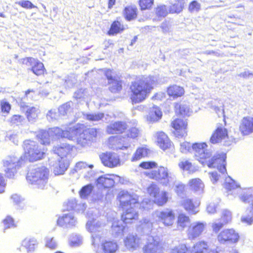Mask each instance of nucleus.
Returning a JSON list of instances; mask_svg holds the SVG:
<instances>
[{"instance_id": "1", "label": "nucleus", "mask_w": 253, "mask_h": 253, "mask_svg": "<svg viewBox=\"0 0 253 253\" xmlns=\"http://www.w3.org/2000/svg\"><path fill=\"white\" fill-rule=\"evenodd\" d=\"M48 130L52 138L61 137L71 140H76L77 144L82 147L88 146L91 142L95 140L97 134L96 128H86L84 125L81 124L69 127L65 130L54 127Z\"/></svg>"}, {"instance_id": "2", "label": "nucleus", "mask_w": 253, "mask_h": 253, "mask_svg": "<svg viewBox=\"0 0 253 253\" xmlns=\"http://www.w3.org/2000/svg\"><path fill=\"white\" fill-rule=\"evenodd\" d=\"M157 78L152 76H142L132 82L130 86V99L133 104L143 101L153 89Z\"/></svg>"}, {"instance_id": "3", "label": "nucleus", "mask_w": 253, "mask_h": 253, "mask_svg": "<svg viewBox=\"0 0 253 253\" xmlns=\"http://www.w3.org/2000/svg\"><path fill=\"white\" fill-rule=\"evenodd\" d=\"M49 174L48 169L44 166L36 167L28 171L26 179L29 183L43 189L47 183Z\"/></svg>"}, {"instance_id": "4", "label": "nucleus", "mask_w": 253, "mask_h": 253, "mask_svg": "<svg viewBox=\"0 0 253 253\" xmlns=\"http://www.w3.org/2000/svg\"><path fill=\"white\" fill-rule=\"evenodd\" d=\"M145 174L166 186L171 187L176 181L175 175L169 172L167 167L163 166L159 167L158 170L146 171Z\"/></svg>"}, {"instance_id": "5", "label": "nucleus", "mask_w": 253, "mask_h": 253, "mask_svg": "<svg viewBox=\"0 0 253 253\" xmlns=\"http://www.w3.org/2000/svg\"><path fill=\"white\" fill-rule=\"evenodd\" d=\"M23 148L25 157L30 162H34L41 159L44 153L38 149L36 142L27 140L24 142Z\"/></svg>"}, {"instance_id": "6", "label": "nucleus", "mask_w": 253, "mask_h": 253, "mask_svg": "<svg viewBox=\"0 0 253 253\" xmlns=\"http://www.w3.org/2000/svg\"><path fill=\"white\" fill-rule=\"evenodd\" d=\"M208 145L205 143H195L192 144V152L195 159L204 165L207 159L211 157L212 152L207 149Z\"/></svg>"}, {"instance_id": "7", "label": "nucleus", "mask_w": 253, "mask_h": 253, "mask_svg": "<svg viewBox=\"0 0 253 253\" xmlns=\"http://www.w3.org/2000/svg\"><path fill=\"white\" fill-rule=\"evenodd\" d=\"M22 161L16 157H8L3 161L4 171L7 177L13 178L17 169L21 167Z\"/></svg>"}, {"instance_id": "8", "label": "nucleus", "mask_w": 253, "mask_h": 253, "mask_svg": "<svg viewBox=\"0 0 253 253\" xmlns=\"http://www.w3.org/2000/svg\"><path fill=\"white\" fill-rule=\"evenodd\" d=\"M118 198L120 203V206L123 209L130 206L138 207L139 205L138 196L127 191H122L118 194Z\"/></svg>"}, {"instance_id": "9", "label": "nucleus", "mask_w": 253, "mask_h": 253, "mask_svg": "<svg viewBox=\"0 0 253 253\" xmlns=\"http://www.w3.org/2000/svg\"><path fill=\"white\" fill-rule=\"evenodd\" d=\"M226 154L221 153L214 155L211 158L207 159L204 166L207 165L209 168H216L222 173L226 172Z\"/></svg>"}, {"instance_id": "10", "label": "nucleus", "mask_w": 253, "mask_h": 253, "mask_svg": "<svg viewBox=\"0 0 253 253\" xmlns=\"http://www.w3.org/2000/svg\"><path fill=\"white\" fill-rule=\"evenodd\" d=\"M238 233L233 229H225L222 231L217 236V240L220 244H234L239 240Z\"/></svg>"}, {"instance_id": "11", "label": "nucleus", "mask_w": 253, "mask_h": 253, "mask_svg": "<svg viewBox=\"0 0 253 253\" xmlns=\"http://www.w3.org/2000/svg\"><path fill=\"white\" fill-rule=\"evenodd\" d=\"M100 158L103 165L109 168H114L120 165L121 161L117 154L106 153L100 155Z\"/></svg>"}, {"instance_id": "12", "label": "nucleus", "mask_w": 253, "mask_h": 253, "mask_svg": "<svg viewBox=\"0 0 253 253\" xmlns=\"http://www.w3.org/2000/svg\"><path fill=\"white\" fill-rule=\"evenodd\" d=\"M73 146L67 143H62L53 147L52 151L54 154H57L59 159H70L71 158V152Z\"/></svg>"}, {"instance_id": "13", "label": "nucleus", "mask_w": 253, "mask_h": 253, "mask_svg": "<svg viewBox=\"0 0 253 253\" xmlns=\"http://www.w3.org/2000/svg\"><path fill=\"white\" fill-rule=\"evenodd\" d=\"M206 226L205 222L196 221L191 223L188 229L189 238L194 239L199 237L204 231Z\"/></svg>"}, {"instance_id": "14", "label": "nucleus", "mask_w": 253, "mask_h": 253, "mask_svg": "<svg viewBox=\"0 0 253 253\" xmlns=\"http://www.w3.org/2000/svg\"><path fill=\"white\" fill-rule=\"evenodd\" d=\"M22 62L28 66H31V70L35 75L40 76L43 74L44 70L43 64L37 59L32 57H27L23 59Z\"/></svg>"}, {"instance_id": "15", "label": "nucleus", "mask_w": 253, "mask_h": 253, "mask_svg": "<svg viewBox=\"0 0 253 253\" xmlns=\"http://www.w3.org/2000/svg\"><path fill=\"white\" fill-rule=\"evenodd\" d=\"M156 216L159 220L165 226H169L172 225L174 220V215L172 211L166 210L163 211H157L155 212Z\"/></svg>"}, {"instance_id": "16", "label": "nucleus", "mask_w": 253, "mask_h": 253, "mask_svg": "<svg viewBox=\"0 0 253 253\" xmlns=\"http://www.w3.org/2000/svg\"><path fill=\"white\" fill-rule=\"evenodd\" d=\"M241 200L244 203H250L252 202V207L250 210V214L248 216H243L241 217V221L251 225L253 222V195L248 193H244L240 197Z\"/></svg>"}, {"instance_id": "17", "label": "nucleus", "mask_w": 253, "mask_h": 253, "mask_svg": "<svg viewBox=\"0 0 253 253\" xmlns=\"http://www.w3.org/2000/svg\"><path fill=\"white\" fill-rule=\"evenodd\" d=\"M57 224L61 227L73 228L77 224V219L72 213L64 214L57 220Z\"/></svg>"}, {"instance_id": "18", "label": "nucleus", "mask_w": 253, "mask_h": 253, "mask_svg": "<svg viewBox=\"0 0 253 253\" xmlns=\"http://www.w3.org/2000/svg\"><path fill=\"white\" fill-rule=\"evenodd\" d=\"M239 130L243 135H248L253 132V118L244 117L241 121Z\"/></svg>"}, {"instance_id": "19", "label": "nucleus", "mask_w": 253, "mask_h": 253, "mask_svg": "<svg viewBox=\"0 0 253 253\" xmlns=\"http://www.w3.org/2000/svg\"><path fill=\"white\" fill-rule=\"evenodd\" d=\"M137 209L136 207H134V206H130V207H127L124 209L125 211L122 215V220L123 222L128 223L131 222L132 220L137 219L138 216Z\"/></svg>"}, {"instance_id": "20", "label": "nucleus", "mask_w": 253, "mask_h": 253, "mask_svg": "<svg viewBox=\"0 0 253 253\" xmlns=\"http://www.w3.org/2000/svg\"><path fill=\"white\" fill-rule=\"evenodd\" d=\"M69 166L68 159H59L52 166L53 172L56 175L63 174Z\"/></svg>"}, {"instance_id": "21", "label": "nucleus", "mask_w": 253, "mask_h": 253, "mask_svg": "<svg viewBox=\"0 0 253 253\" xmlns=\"http://www.w3.org/2000/svg\"><path fill=\"white\" fill-rule=\"evenodd\" d=\"M124 243L129 250H135L140 244V239L136 234H129L125 239Z\"/></svg>"}, {"instance_id": "22", "label": "nucleus", "mask_w": 253, "mask_h": 253, "mask_svg": "<svg viewBox=\"0 0 253 253\" xmlns=\"http://www.w3.org/2000/svg\"><path fill=\"white\" fill-rule=\"evenodd\" d=\"M114 176V175L105 174L99 177L96 180L97 185L105 188L112 187L115 183Z\"/></svg>"}, {"instance_id": "23", "label": "nucleus", "mask_w": 253, "mask_h": 253, "mask_svg": "<svg viewBox=\"0 0 253 253\" xmlns=\"http://www.w3.org/2000/svg\"><path fill=\"white\" fill-rule=\"evenodd\" d=\"M171 126L177 132L178 135L181 137L186 134L187 123L183 119H176L171 123Z\"/></svg>"}, {"instance_id": "24", "label": "nucleus", "mask_w": 253, "mask_h": 253, "mask_svg": "<svg viewBox=\"0 0 253 253\" xmlns=\"http://www.w3.org/2000/svg\"><path fill=\"white\" fill-rule=\"evenodd\" d=\"M123 221L114 220L111 226V233L115 237L121 236L124 231L128 229V227L123 225Z\"/></svg>"}, {"instance_id": "25", "label": "nucleus", "mask_w": 253, "mask_h": 253, "mask_svg": "<svg viewBox=\"0 0 253 253\" xmlns=\"http://www.w3.org/2000/svg\"><path fill=\"white\" fill-rule=\"evenodd\" d=\"M148 242L143 248L144 253H158L159 250V242L152 236H149Z\"/></svg>"}, {"instance_id": "26", "label": "nucleus", "mask_w": 253, "mask_h": 253, "mask_svg": "<svg viewBox=\"0 0 253 253\" xmlns=\"http://www.w3.org/2000/svg\"><path fill=\"white\" fill-rule=\"evenodd\" d=\"M126 128V125L123 122H117L110 124L107 126V131L108 133H120Z\"/></svg>"}, {"instance_id": "27", "label": "nucleus", "mask_w": 253, "mask_h": 253, "mask_svg": "<svg viewBox=\"0 0 253 253\" xmlns=\"http://www.w3.org/2000/svg\"><path fill=\"white\" fill-rule=\"evenodd\" d=\"M227 136V129L221 126H219L217 127L215 132L211 136L210 141L213 144L218 143Z\"/></svg>"}, {"instance_id": "28", "label": "nucleus", "mask_w": 253, "mask_h": 253, "mask_svg": "<svg viewBox=\"0 0 253 253\" xmlns=\"http://www.w3.org/2000/svg\"><path fill=\"white\" fill-rule=\"evenodd\" d=\"M101 249L104 253H115L118 249V246L114 241L104 240L101 243Z\"/></svg>"}, {"instance_id": "29", "label": "nucleus", "mask_w": 253, "mask_h": 253, "mask_svg": "<svg viewBox=\"0 0 253 253\" xmlns=\"http://www.w3.org/2000/svg\"><path fill=\"white\" fill-rule=\"evenodd\" d=\"M104 225V223L92 218L91 219L88 220L86 224V227L88 231L93 233L99 231Z\"/></svg>"}, {"instance_id": "30", "label": "nucleus", "mask_w": 253, "mask_h": 253, "mask_svg": "<svg viewBox=\"0 0 253 253\" xmlns=\"http://www.w3.org/2000/svg\"><path fill=\"white\" fill-rule=\"evenodd\" d=\"M64 206L67 207L66 210L67 211L75 210L79 212H82L86 209V205L85 204H78L76 200L75 199L68 200Z\"/></svg>"}, {"instance_id": "31", "label": "nucleus", "mask_w": 253, "mask_h": 253, "mask_svg": "<svg viewBox=\"0 0 253 253\" xmlns=\"http://www.w3.org/2000/svg\"><path fill=\"white\" fill-rule=\"evenodd\" d=\"M181 204L190 214H195L199 211L198 207L194 204L192 200L190 199H183L181 201Z\"/></svg>"}, {"instance_id": "32", "label": "nucleus", "mask_w": 253, "mask_h": 253, "mask_svg": "<svg viewBox=\"0 0 253 253\" xmlns=\"http://www.w3.org/2000/svg\"><path fill=\"white\" fill-rule=\"evenodd\" d=\"M25 109H26V115L28 121L31 122H35L40 113L39 108L26 106Z\"/></svg>"}, {"instance_id": "33", "label": "nucleus", "mask_w": 253, "mask_h": 253, "mask_svg": "<svg viewBox=\"0 0 253 253\" xmlns=\"http://www.w3.org/2000/svg\"><path fill=\"white\" fill-rule=\"evenodd\" d=\"M157 142L160 147L163 150L167 149L170 146L169 139L163 132H160L158 133Z\"/></svg>"}, {"instance_id": "34", "label": "nucleus", "mask_w": 253, "mask_h": 253, "mask_svg": "<svg viewBox=\"0 0 253 253\" xmlns=\"http://www.w3.org/2000/svg\"><path fill=\"white\" fill-rule=\"evenodd\" d=\"M80 115L84 116L86 120L92 122L93 124L102 120L105 117L104 114L100 112H96L90 114H84L83 113H79L78 117Z\"/></svg>"}, {"instance_id": "35", "label": "nucleus", "mask_w": 253, "mask_h": 253, "mask_svg": "<svg viewBox=\"0 0 253 253\" xmlns=\"http://www.w3.org/2000/svg\"><path fill=\"white\" fill-rule=\"evenodd\" d=\"M188 184L190 189L196 192H201L203 191L204 184L199 178H194L189 180Z\"/></svg>"}, {"instance_id": "36", "label": "nucleus", "mask_w": 253, "mask_h": 253, "mask_svg": "<svg viewBox=\"0 0 253 253\" xmlns=\"http://www.w3.org/2000/svg\"><path fill=\"white\" fill-rule=\"evenodd\" d=\"M167 92L169 96L175 98L181 96L184 94V90L183 87L173 85L168 88Z\"/></svg>"}, {"instance_id": "37", "label": "nucleus", "mask_w": 253, "mask_h": 253, "mask_svg": "<svg viewBox=\"0 0 253 253\" xmlns=\"http://www.w3.org/2000/svg\"><path fill=\"white\" fill-rule=\"evenodd\" d=\"M207 243L204 241L197 242L193 247L191 253H209Z\"/></svg>"}, {"instance_id": "38", "label": "nucleus", "mask_w": 253, "mask_h": 253, "mask_svg": "<svg viewBox=\"0 0 253 253\" xmlns=\"http://www.w3.org/2000/svg\"><path fill=\"white\" fill-rule=\"evenodd\" d=\"M184 0H176L174 2L171 3V5L169 7V12L170 13H179L183 9L184 6Z\"/></svg>"}, {"instance_id": "39", "label": "nucleus", "mask_w": 253, "mask_h": 253, "mask_svg": "<svg viewBox=\"0 0 253 253\" xmlns=\"http://www.w3.org/2000/svg\"><path fill=\"white\" fill-rule=\"evenodd\" d=\"M149 150L145 147H142L137 148L135 153L131 158V161L134 162L147 156Z\"/></svg>"}, {"instance_id": "40", "label": "nucleus", "mask_w": 253, "mask_h": 253, "mask_svg": "<svg viewBox=\"0 0 253 253\" xmlns=\"http://www.w3.org/2000/svg\"><path fill=\"white\" fill-rule=\"evenodd\" d=\"M168 199V193L162 191L154 197V202L159 206H163L167 202Z\"/></svg>"}, {"instance_id": "41", "label": "nucleus", "mask_w": 253, "mask_h": 253, "mask_svg": "<svg viewBox=\"0 0 253 253\" xmlns=\"http://www.w3.org/2000/svg\"><path fill=\"white\" fill-rule=\"evenodd\" d=\"M22 245L28 252L33 251L37 245V241L34 238H26L22 241Z\"/></svg>"}, {"instance_id": "42", "label": "nucleus", "mask_w": 253, "mask_h": 253, "mask_svg": "<svg viewBox=\"0 0 253 253\" xmlns=\"http://www.w3.org/2000/svg\"><path fill=\"white\" fill-rule=\"evenodd\" d=\"M155 13L159 18L161 19L165 17L169 13V8L164 4H160L155 8Z\"/></svg>"}, {"instance_id": "43", "label": "nucleus", "mask_w": 253, "mask_h": 253, "mask_svg": "<svg viewBox=\"0 0 253 253\" xmlns=\"http://www.w3.org/2000/svg\"><path fill=\"white\" fill-rule=\"evenodd\" d=\"M162 113L158 108H153L149 112L147 119L150 122H155L160 119Z\"/></svg>"}, {"instance_id": "44", "label": "nucleus", "mask_w": 253, "mask_h": 253, "mask_svg": "<svg viewBox=\"0 0 253 253\" xmlns=\"http://www.w3.org/2000/svg\"><path fill=\"white\" fill-rule=\"evenodd\" d=\"M73 106L74 103L72 101L68 102L59 107V113L63 116L67 115L73 111Z\"/></svg>"}, {"instance_id": "45", "label": "nucleus", "mask_w": 253, "mask_h": 253, "mask_svg": "<svg viewBox=\"0 0 253 253\" xmlns=\"http://www.w3.org/2000/svg\"><path fill=\"white\" fill-rule=\"evenodd\" d=\"M124 29V26L118 21H115L112 24L108 34L109 35H114L123 31Z\"/></svg>"}, {"instance_id": "46", "label": "nucleus", "mask_w": 253, "mask_h": 253, "mask_svg": "<svg viewBox=\"0 0 253 253\" xmlns=\"http://www.w3.org/2000/svg\"><path fill=\"white\" fill-rule=\"evenodd\" d=\"M38 137L40 139V142L41 144L43 145L49 144L50 143V134L49 133V130H41L39 134L37 135Z\"/></svg>"}, {"instance_id": "47", "label": "nucleus", "mask_w": 253, "mask_h": 253, "mask_svg": "<svg viewBox=\"0 0 253 253\" xmlns=\"http://www.w3.org/2000/svg\"><path fill=\"white\" fill-rule=\"evenodd\" d=\"M137 8L133 6H128L125 8L124 14L127 20H131L136 17Z\"/></svg>"}, {"instance_id": "48", "label": "nucleus", "mask_w": 253, "mask_h": 253, "mask_svg": "<svg viewBox=\"0 0 253 253\" xmlns=\"http://www.w3.org/2000/svg\"><path fill=\"white\" fill-rule=\"evenodd\" d=\"M140 227L144 233L149 234L153 228V223L148 219L144 218L140 221Z\"/></svg>"}, {"instance_id": "49", "label": "nucleus", "mask_w": 253, "mask_h": 253, "mask_svg": "<svg viewBox=\"0 0 253 253\" xmlns=\"http://www.w3.org/2000/svg\"><path fill=\"white\" fill-rule=\"evenodd\" d=\"M179 167L183 170L187 171L189 173H192L196 170L195 167L188 161H181L179 163Z\"/></svg>"}, {"instance_id": "50", "label": "nucleus", "mask_w": 253, "mask_h": 253, "mask_svg": "<svg viewBox=\"0 0 253 253\" xmlns=\"http://www.w3.org/2000/svg\"><path fill=\"white\" fill-rule=\"evenodd\" d=\"M83 244V238L80 235L73 234L70 238V245L73 247H77Z\"/></svg>"}, {"instance_id": "51", "label": "nucleus", "mask_w": 253, "mask_h": 253, "mask_svg": "<svg viewBox=\"0 0 253 253\" xmlns=\"http://www.w3.org/2000/svg\"><path fill=\"white\" fill-rule=\"evenodd\" d=\"M93 186L91 184H87L83 186L80 191V195L82 198H86L92 192Z\"/></svg>"}, {"instance_id": "52", "label": "nucleus", "mask_w": 253, "mask_h": 253, "mask_svg": "<svg viewBox=\"0 0 253 253\" xmlns=\"http://www.w3.org/2000/svg\"><path fill=\"white\" fill-rule=\"evenodd\" d=\"M176 111L178 110L179 113L182 115H189L190 109L188 105L185 104H176L175 106Z\"/></svg>"}, {"instance_id": "53", "label": "nucleus", "mask_w": 253, "mask_h": 253, "mask_svg": "<svg viewBox=\"0 0 253 253\" xmlns=\"http://www.w3.org/2000/svg\"><path fill=\"white\" fill-rule=\"evenodd\" d=\"M190 222L189 216L183 213L180 214L178 216L177 225L181 228L185 227Z\"/></svg>"}, {"instance_id": "54", "label": "nucleus", "mask_w": 253, "mask_h": 253, "mask_svg": "<svg viewBox=\"0 0 253 253\" xmlns=\"http://www.w3.org/2000/svg\"><path fill=\"white\" fill-rule=\"evenodd\" d=\"M108 84H111L109 88L112 92H117L122 89V84L119 81L115 79L110 82Z\"/></svg>"}, {"instance_id": "55", "label": "nucleus", "mask_w": 253, "mask_h": 253, "mask_svg": "<svg viewBox=\"0 0 253 253\" xmlns=\"http://www.w3.org/2000/svg\"><path fill=\"white\" fill-rule=\"evenodd\" d=\"M93 165H88L84 162L81 161L76 163L75 166V170L77 171L81 170H86V169H90V168H93Z\"/></svg>"}, {"instance_id": "56", "label": "nucleus", "mask_w": 253, "mask_h": 253, "mask_svg": "<svg viewBox=\"0 0 253 253\" xmlns=\"http://www.w3.org/2000/svg\"><path fill=\"white\" fill-rule=\"evenodd\" d=\"M147 192L151 196L154 198L160 191L158 185L152 183L148 187Z\"/></svg>"}, {"instance_id": "57", "label": "nucleus", "mask_w": 253, "mask_h": 253, "mask_svg": "<svg viewBox=\"0 0 253 253\" xmlns=\"http://www.w3.org/2000/svg\"><path fill=\"white\" fill-rule=\"evenodd\" d=\"M154 3V0H140L139 5L141 10L150 9Z\"/></svg>"}, {"instance_id": "58", "label": "nucleus", "mask_w": 253, "mask_h": 253, "mask_svg": "<svg viewBox=\"0 0 253 253\" xmlns=\"http://www.w3.org/2000/svg\"><path fill=\"white\" fill-rule=\"evenodd\" d=\"M4 229L16 227L13 219L10 216H7L3 221Z\"/></svg>"}, {"instance_id": "59", "label": "nucleus", "mask_w": 253, "mask_h": 253, "mask_svg": "<svg viewBox=\"0 0 253 253\" xmlns=\"http://www.w3.org/2000/svg\"><path fill=\"white\" fill-rule=\"evenodd\" d=\"M180 150L183 153L192 152V145L186 141L181 143Z\"/></svg>"}, {"instance_id": "60", "label": "nucleus", "mask_w": 253, "mask_h": 253, "mask_svg": "<svg viewBox=\"0 0 253 253\" xmlns=\"http://www.w3.org/2000/svg\"><path fill=\"white\" fill-rule=\"evenodd\" d=\"M225 188L228 191H231L238 187V185L236 183L235 181L229 177V181L226 180L224 184Z\"/></svg>"}, {"instance_id": "61", "label": "nucleus", "mask_w": 253, "mask_h": 253, "mask_svg": "<svg viewBox=\"0 0 253 253\" xmlns=\"http://www.w3.org/2000/svg\"><path fill=\"white\" fill-rule=\"evenodd\" d=\"M174 185H175V191L177 194L179 196L182 195L184 191V185L182 183L180 182H177L176 181H175V183L171 186H172Z\"/></svg>"}, {"instance_id": "62", "label": "nucleus", "mask_w": 253, "mask_h": 253, "mask_svg": "<svg viewBox=\"0 0 253 253\" xmlns=\"http://www.w3.org/2000/svg\"><path fill=\"white\" fill-rule=\"evenodd\" d=\"M232 215L230 211L225 210L223 211L221 220L224 224H226L231 220Z\"/></svg>"}, {"instance_id": "63", "label": "nucleus", "mask_w": 253, "mask_h": 253, "mask_svg": "<svg viewBox=\"0 0 253 253\" xmlns=\"http://www.w3.org/2000/svg\"><path fill=\"white\" fill-rule=\"evenodd\" d=\"M46 246L51 249H55L57 247V244L54 238L48 237L46 239Z\"/></svg>"}, {"instance_id": "64", "label": "nucleus", "mask_w": 253, "mask_h": 253, "mask_svg": "<svg viewBox=\"0 0 253 253\" xmlns=\"http://www.w3.org/2000/svg\"><path fill=\"white\" fill-rule=\"evenodd\" d=\"M188 248L184 244H181L171 250L170 253H186Z\"/></svg>"}]
</instances>
